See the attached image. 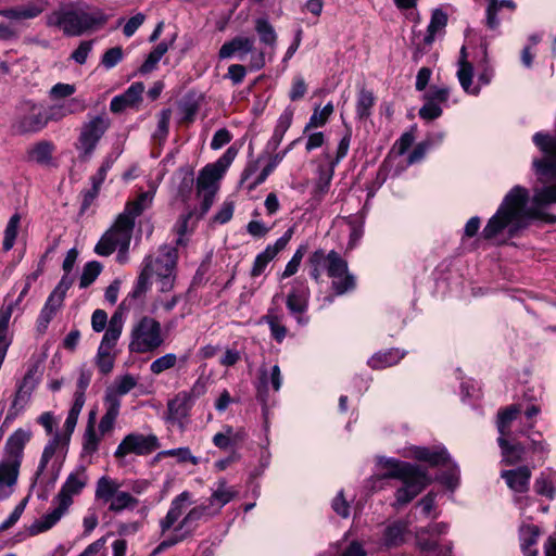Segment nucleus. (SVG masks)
Returning <instances> with one entry per match:
<instances>
[{
  "instance_id": "1",
  "label": "nucleus",
  "mask_w": 556,
  "mask_h": 556,
  "mask_svg": "<svg viewBox=\"0 0 556 556\" xmlns=\"http://www.w3.org/2000/svg\"><path fill=\"white\" fill-rule=\"evenodd\" d=\"M153 197V192L146 191L141 192L135 200L127 202L124 211L117 215L114 224L97 243L94 252L101 256H109L117 251V261L122 264L126 263L135 219L151 206Z\"/></svg>"
},
{
  "instance_id": "2",
  "label": "nucleus",
  "mask_w": 556,
  "mask_h": 556,
  "mask_svg": "<svg viewBox=\"0 0 556 556\" xmlns=\"http://www.w3.org/2000/svg\"><path fill=\"white\" fill-rule=\"evenodd\" d=\"M177 257V250L166 244L161 245L156 253L148 255L143 261V267L135 289L129 293L131 299L137 300L146 293L149 288V280L152 277H155L161 292L172 290L175 282Z\"/></svg>"
},
{
  "instance_id": "3",
  "label": "nucleus",
  "mask_w": 556,
  "mask_h": 556,
  "mask_svg": "<svg viewBox=\"0 0 556 556\" xmlns=\"http://www.w3.org/2000/svg\"><path fill=\"white\" fill-rule=\"evenodd\" d=\"M379 464L386 469L381 480L397 479L403 483L395 492V507L408 504L430 483V478L420 466L387 457H380Z\"/></svg>"
},
{
  "instance_id": "4",
  "label": "nucleus",
  "mask_w": 556,
  "mask_h": 556,
  "mask_svg": "<svg viewBox=\"0 0 556 556\" xmlns=\"http://www.w3.org/2000/svg\"><path fill=\"white\" fill-rule=\"evenodd\" d=\"M89 482V476L84 466L77 467L66 477L60 491L52 500L53 508L36 520L30 532L37 534L51 529L68 511L74 497L79 496Z\"/></svg>"
},
{
  "instance_id": "5",
  "label": "nucleus",
  "mask_w": 556,
  "mask_h": 556,
  "mask_svg": "<svg viewBox=\"0 0 556 556\" xmlns=\"http://www.w3.org/2000/svg\"><path fill=\"white\" fill-rule=\"evenodd\" d=\"M309 264L312 266L311 277L317 282L321 271L326 270L328 277L332 279L331 288L334 295H343L355 289L356 280L354 275L349 271L348 262L334 250L328 253L321 249L316 250L309 256Z\"/></svg>"
},
{
  "instance_id": "6",
  "label": "nucleus",
  "mask_w": 556,
  "mask_h": 556,
  "mask_svg": "<svg viewBox=\"0 0 556 556\" xmlns=\"http://www.w3.org/2000/svg\"><path fill=\"white\" fill-rule=\"evenodd\" d=\"M106 20L105 14L99 9L64 8L48 16V25L61 28L67 36H79L96 26L103 25Z\"/></svg>"
},
{
  "instance_id": "7",
  "label": "nucleus",
  "mask_w": 556,
  "mask_h": 556,
  "mask_svg": "<svg viewBox=\"0 0 556 556\" xmlns=\"http://www.w3.org/2000/svg\"><path fill=\"white\" fill-rule=\"evenodd\" d=\"M123 484L110 476L100 477L94 489L96 501L106 505L109 511L114 514L135 509L139 501L130 492L122 490Z\"/></svg>"
},
{
  "instance_id": "8",
  "label": "nucleus",
  "mask_w": 556,
  "mask_h": 556,
  "mask_svg": "<svg viewBox=\"0 0 556 556\" xmlns=\"http://www.w3.org/2000/svg\"><path fill=\"white\" fill-rule=\"evenodd\" d=\"M47 127L46 108L34 101L21 102L15 110L12 129L17 135H33Z\"/></svg>"
},
{
  "instance_id": "9",
  "label": "nucleus",
  "mask_w": 556,
  "mask_h": 556,
  "mask_svg": "<svg viewBox=\"0 0 556 556\" xmlns=\"http://www.w3.org/2000/svg\"><path fill=\"white\" fill-rule=\"evenodd\" d=\"M129 349L136 353L156 350L163 343L161 324L152 317L143 316L134 325Z\"/></svg>"
},
{
  "instance_id": "10",
  "label": "nucleus",
  "mask_w": 556,
  "mask_h": 556,
  "mask_svg": "<svg viewBox=\"0 0 556 556\" xmlns=\"http://www.w3.org/2000/svg\"><path fill=\"white\" fill-rule=\"evenodd\" d=\"M111 126L105 114L97 115L84 123L76 142V149L81 160H89L99 141Z\"/></svg>"
},
{
  "instance_id": "11",
  "label": "nucleus",
  "mask_w": 556,
  "mask_h": 556,
  "mask_svg": "<svg viewBox=\"0 0 556 556\" xmlns=\"http://www.w3.org/2000/svg\"><path fill=\"white\" fill-rule=\"evenodd\" d=\"M215 516L216 515L212 513V509L206 503H202L201 505L191 508L181 519L178 526L174 529V533L161 542V544L155 549V553L172 547L184 541L187 536L191 535L200 521H207Z\"/></svg>"
},
{
  "instance_id": "12",
  "label": "nucleus",
  "mask_w": 556,
  "mask_h": 556,
  "mask_svg": "<svg viewBox=\"0 0 556 556\" xmlns=\"http://www.w3.org/2000/svg\"><path fill=\"white\" fill-rule=\"evenodd\" d=\"M206 392V383L198 379L189 390L178 392L167 402V420L182 425L195 401Z\"/></svg>"
},
{
  "instance_id": "13",
  "label": "nucleus",
  "mask_w": 556,
  "mask_h": 556,
  "mask_svg": "<svg viewBox=\"0 0 556 556\" xmlns=\"http://www.w3.org/2000/svg\"><path fill=\"white\" fill-rule=\"evenodd\" d=\"M65 448L66 445L62 443L60 432H54L53 437L43 447L37 470L35 472L34 484L37 482L43 483L47 481L48 484L53 486L59 477L61 464H56V462L51 463V460L58 452H65Z\"/></svg>"
},
{
  "instance_id": "14",
  "label": "nucleus",
  "mask_w": 556,
  "mask_h": 556,
  "mask_svg": "<svg viewBox=\"0 0 556 556\" xmlns=\"http://www.w3.org/2000/svg\"><path fill=\"white\" fill-rule=\"evenodd\" d=\"M65 448L66 445L62 443L60 432H54L53 437L43 447L37 470L35 472L34 484L37 482L43 483L47 481L48 484L53 486L59 477L61 464H56V462L51 463V460L58 452H65Z\"/></svg>"
},
{
  "instance_id": "15",
  "label": "nucleus",
  "mask_w": 556,
  "mask_h": 556,
  "mask_svg": "<svg viewBox=\"0 0 556 556\" xmlns=\"http://www.w3.org/2000/svg\"><path fill=\"white\" fill-rule=\"evenodd\" d=\"M65 448L66 445L62 443L60 432H54L53 437L43 447L37 470L35 472L34 484L37 482L43 483L47 481L48 484L53 486L59 477L61 464H56V462L51 463V460L58 452H65Z\"/></svg>"
},
{
  "instance_id": "16",
  "label": "nucleus",
  "mask_w": 556,
  "mask_h": 556,
  "mask_svg": "<svg viewBox=\"0 0 556 556\" xmlns=\"http://www.w3.org/2000/svg\"><path fill=\"white\" fill-rule=\"evenodd\" d=\"M255 40L251 37L236 36L229 41H226L219 49V59H229L233 55H238L241 60L244 54L251 53L250 68L252 71L261 70L265 66V53L258 51L254 53Z\"/></svg>"
},
{
  "instance_id": "17",
  "label": "nucleus",
  "mask_w": 556,
  "mask_h": 556,
  "mask_svg": "<svg viewBox=\"0 0 556 556\" xmlns=\"http://www.w3.org/2000/svg\"><path fill=\"white\" fill-rule=\"evenodd\" d=\"M159 447V440L154 434L129 433L118 444L114 455L117 458L128 454L148 455Z\"/></svg>"
},
{
  "instance_id": "18",
  "label": "nucleus",
  "mask_w": 556,
  "mask_h": 556,
  "mask_svg": "<svg viewBox=\"0 0 556 556\" xmlns=\"http://www.w3.org/2000/svg\"><path fill=\"white\" fill-rule=\"evenodd\" d=\"M135 299H131L128 294V296L119 304L118 308L109 320V326L100 343L101 346L111 350L114 349L123 331L126 312L130 309Z\"/></svg>"
},
{
  "instance_id": "19",
  "label": "nucleus",
  "mask_w": 556,
  "mask_h": 556,
  "mask_svg": "<svg viewBox=\"0 0 556 556\" xmlns=\"http://www.w3.org/2000/svg\"><path fill=\"white\" fill-rule=\"evenodd\" d=\"M291 237L292 230L289 229L285 232L282 237L277 239V241L274 244L267 245V248L255 257L251 269V276L257 277L262 275L267 264L287 247Z\"/></svg>"
},
{
  "instance_id": "20",
  "label": "nucleus",
  "mask_w": 556,
  "mask_h": 556,
  "mask_svg": "<svg viewBox=\"0 0 556 556\" xmlns=\"http://www.w3.org/2000/svg\"><path fill=\"white\" fill-rule=\"evenodd\" d=\"M47 8L43 0H35L21 5L0 10V16L12 21L33 20L39 16Z\"/></svg>"
},
{
  "instance_id": "21",
  "label": "nucleus",
  "mask_w": 556,
  "mask_h": 556,
  "mask_svg": "<svg viewBox=\"0 0 556 556\" xmlns=\"http://www.w3.org/2000/svg\"><path fill=\"white\" fill-rule=\"evenodd\" d=\"M238 495V491L229 485L225 479H219L215 483L211 496L205 502L216 516L219 515L223 507L230 503Z\"/></svg>"
},
{
  "instance_id": "22",
  "label": "nucleus",
  "mask_w": 556,
  "mask_h": 556,
  "mask_svg": "<svg viewBox=\"0 0 556 556\" xmlns=\"http://www.w3.org/2000/svg\"><path fill=\"white\" fill-rule=\"evenodd\" d=\"M31 432L29 430L16 429L5 442V459L22 463L25 445L29 442Z\"/></svg>"
},
{
  "instance_id": "23",
  "label": "nucleus",
  "mask_w": 556,
  "mask_h": 556,
  "mask_svg": "<svg viewBox=\"0 0 556 556\" xmlns=\"http://www.w3.org/2000/svg\"><path fill=\"white\" fill-rule=\"evenodd\" d=\"M406 457H413L426 462L431 466H439L448 462L450 456L444 447L428 448L424 446H410L405 453Z\"/></svg>"
},
{
  "instance_id": "24",
  "label": "nucleus",
  "mask_w": 556,
  "mask_h": 556,
  "mask_svg": "<svg viewBox=\"0 0 556 556\" xmlns=\"http://www.w3.org/2000/svg\"><path fill=\"white\" fill-rule=\"evenodd\" d=\"M28 376L23 379V382L20 384L15 395L13 397L12 404L8 409L5 418L3 420L4 426H9L17 416L25 409L27 404L29 403L31 395V387H27Z\"/></svg>"
},
{
  "instance_id": "25",
  "label": "nucleus",
  "mask_w": 556,
  "mask_h": 556,
  "mask_svg": "<svg viewBox=\"0 0 556 556\" xmlns=\"http://www.w3.org/2000/svg\"><path fill=\"white\" fill-rule=\"evenodd\" d=\"M143 90L144 85L142 83L131 84L124 93L112 99L110 103L111 111L113 113H119L126 108L136 105L141 101Z\"/></svg>"
},
{
  "instance_id": "26",
  "label": "nucleus",
  "mask_w": 556,
  "mask_h": 556,
  "mask_svg": "<svg viewBox=\"0 0 556 556\" xmlns=\"http://www.w3.org/2000/svg\"><path fill=\"white\" fill-rule=\"evenodd\" d=\"M191 504V494L187 491L176 496L172 503L166 516L161 520L162 532L169 530L182 516L188 505Z\"/></svg>"
},
{
  "instance_id": "27",
  "label": "nucleus",
  "mask_w": 556,
  "mask_h": 556,
  "mask_svg": "<svg viewBox=\"0 0 556 556\" xmlns=\"http://www.w3.org/2000/svg\"><path fill=\"white\" fill-rule=\"evenodd\" d=\"M191 504V494L187 491L176 496L172 503L166 516L161 520L162 532L169 530L182 516L188 505Z\"/></svg>"
},
{
  "instance_id": "28",
  "label": "nucleus",
  "mask_w": 556,
  "mask_h": 556,
  "mask_svg": "<svg viewBox=\"0 0 556 556\" xmlns=\"http://www.w3.org/2000/svg\"><path fill=\"white\" fill-rule=\"evenodd\" d=\"M270 382L274 391L278 392L282 384L281 371L278 365H274L270 370L261 366L258 370L257 395L263 403H266L267 387Z\"/></svg>"
},
{
  "instance_id": "29",
  "label": "nucleus",
  "mask_w": 556,
  "mask_h": 556,
  "mask_svg": "<svg viewBox=\"0 0 556 556\" xmlns=\"http://www.w3.org/2000/svg\"><path fill=\"white\" fill-rule=\"evenodd\" d=\"M473 67L470 62L467 61L466 48L463 47L460 50V59L458 62L457 78L463 90L471 96H478L480 93V85H473Z\"/></svg>"
},
{
  "instance_id": "30",
  "label": "nucleus",
  "mask_w": 556,
  "mask_h": 556,
  "mask_svg": "<svg viewBox=\"0 0 556 556\" xmlns=\"http://www.w3.org/2000/svg\"><path fill=\"white\" fill-rule=\"evenodd\" d=\"M22 463L3 458L0 463V496L7 497L16 483Z\"/></svg>"
},
{
  "instance_id": "31",
  "label": "nucleus",
  "mask_w": 556,
  "mask_h": 556,
  "mask_svg": "<svg viewBox=\"0 0 556 556\" xmlns=\"http://www.w3.org/2000/svg\"><path fill=\"white\" fill-rule=\"evenodd\" d=\"M86 106L83 101L77 98H72L62 103L50 105L46 109L47 124L49 122H59L67 115L83 112Z\"/></svg>"
},
{
  "instance_id": "32",
  "label": "nucleus",
  "mask_w": 556,
  "mask_h": 556,
  "mask_svg": "<svg viewBox=\"0 0 556 556\" xmlns=\"http://www.w3.org/2000/svg\"><path fill=\"white\" fill-rule=\"evenodd\" d=\"M408 531V522L394 521L388 525L381 536V546L384 548H393L402 545L405 542V536Z\"/></svg>"
},
{
  "instance_id": "33",
  "label": "nucleus",
  "mask_w": 556,
  "mask_h": 556,
  "mask_svg": "<svg viewBox=\"0 0 556 556\" xmlns=\"http://www.w3.org/2000/svg\"><path fill=\"white\" fill-rule=\"evenodd\" d=\"M138 383V379L130 374L116 377L113 384L105 390L103 401L110 399L121 403V396L129 393Z\"/></svg>"
},
{
  "instance_id": "34",
  "label": "nucleus",
  "mask_w": 556,
  "mask_h": 556,
  "mask_svg": "<svg viewBox=\"0 0 556 556\" xmlns=\"http://www.w3.org/2000/svg\"><path fill=\"white\" fill-rule=\"evenodd\" d=\"M309 291L303 282L295 281L287 296V307L292 314H303L307 309Z\"/></svg>"
},
{
  "instance_id": "35",
  "label": "nucleus",
  "mask_w": 556,
  "mask_h": 556,
  "mask_svg": "<svg viewBox=\"0 0 556 556\" xmlns=\"http://www.w3.org/2000/svg\"><path fill=\"white\" fill-rule=\"evenodd\" d=\"M220 168L222 166L208 164L200 172V175L197 179L198 193H202V191H210V193H216L217 181L224 175Z\"/></svg>"
},
{
  "instance_id": "36",
  "label": "nucleus",
  "mask_w": 556,
  "mask_h": 556,
  "mask_svg": "<svg viewBox=\"0 0 556 556\" xmlns=\"http://www.w3.org/2000/svg\"><path fill=\"white\" fill-rule=\"evenodd\" d=\"M501 476L505 479L509 489L518 493H523L529 488L531 471L528 467L522 466L514 470H504Z\"/></svg>"
},
{
  "instance_id": "37",
  "label": "nucleus",
  "mask_w": 556,
  "mask_h": 556,
  "mask_svg": "<svg viewBox=\"0 0 556 556\" xmlns=\"http://www.w3.org/2000/svg\"><path fill=\"white\" fill-rule=\"evenodd\" d=\"M294 111L291 108H287L279 116L277 121V125L274 129V134L268 141L267 147L276 150L278 146L281 143L285 134L290 128L293 121Z\"/></svg>"
},
{
  "instance_id": "38",
  "label": "nucleus",
  "mask_w": 556,
  "mask_h": 556,
  "mask_svg": "<svg viewBox=\"0 0 556 556\" xmlns=\"http://www.w3.org/2000/svg\"><path fill=\"white\" fill-rule=\"evenodd\" d=\"M53 151L54 146L52 142L41 140L27 149V156L29 161L40 165H48L51 162Z\"/></svg>"
},
{
  "instance_id": "39",
  "label": "nucleus",
  "mask_w": 556,
  "mask_h": 556,
  "mask_svg": "<svg viewBox=\"0 0 556 556\" xmlns=\"http://www.w3.org/2000/svg\"><path fill=\"white\" fill-rule=\"evenodd\" d=\"M103 402L105 413L99 422V432L101 435H105L113 430L121 409V403H117L115 400L110 399Z\"/></svg>"
},
{
  "instance_id": "40",
  "label": "nucleus",
  "mask_w": 556,
  "mask_h": 556,
  "mask_svg": "<svg viewBox=\"0 0 556 556\" xmlns=\"http://www.w3.org/2000/svg\"><path fill=\"white\" fill-rule=\"evenodd\" d=\"M404 357V353L396 349L379 352L368 359V365L372 369H383L397 364Z\"/></svg>"
},
{
  "instance_id": "41",
  "label": "nucleus",
  "mask_w": 556,
  "mask_h": 556,
  "mask_svg": "<svg viewBox=\"0 0 556 556\" xmlns=\"http://www.w3.org/2000/svg\"><path fill=\"white\" fill-rule=\"evenodd\" d=\"M540 536V529L534 525H527L520 528L521 548L527 556H538V551L532 549Z\"/></svg>"
},
{
  "instance_id": "42",
  "label": "nucleus",
  "mask_w": 556,
  "mask_h": 556,
  "mask_svg": "<svg viewBox=\"0 0 556 556\" xmlns=\"http://www.w3.org/2000/svg\"><path fill=\"white\" fill-rule=\"evenodd\" d=\"M447 24V15L445 12H443L441 9H435L432 12L430 23L427 28V35L425 37V43L431 45L434 39L435 35L440 31H442Z\"/></svg>"
},
{
  "instance_id": "43",
  "label": "nucleus",
  "mask_w": 556,
  "mask_h": 556,
  "mask_svg": "<svg viewBox=\"0 0 556 556\" xmlns=\"http://www.w3.org/2000/svg\"><path fill=\"white\" fill-rule=\"evenodd\" d=\"M62 303L63 300L60 299V296H56L52 293L49 295L38 317L39 328L46 329L48 327L49 323L51 321L58 309L61 307Z\"/></svg>"
},
{
  "instance_id": "44",
  "label": "nucleus",
  "mask_w": 556,
  "mask_h": 556,
  "mask_svg": "<svg viewBox=\"0 0 556 556\" xmlns=\"http://www.w3.org/2000/svg\"><path fill=\"white\" fill-rule=\"evenodd\" d=\"M375 104V97L370 90L362 88L357 94L356 117L365 121L371 115V109Z\"/></svg>"
},
{
  "instance_id": "45",
  "label": "nucleus",
  "mask_w": 556,
  "mask_h": 556,
  "mask_svg": "<svg viewBox=\"0 0 556 556\" xmlns=\"http://www.w3.org/2000/svg\"><path fill=\"white\" fill-rule=\"evenodd\" d=\"M498 445L502 448L503 460L506 465H513L522 459L525 448L521 444H509L503 437L498 438Z\"/></svg>"
},
{
  "instance_id": "46",
  "label": "nucleus",
  "mask_w": 556,
  "mask_h": 556,
  "mask_svg": "<svg viewBox=\"0 0 556 556\" xmlns=\"http://www.w3.org/2000/svg\"><path fill=\"white\" fill-rule=\"evenodd\" d=\"M255 30L258 34L262 43L274 49L277 42V34L274 27L265 18H257L255 21Z\"/></svg>"
},
{
  "instance_id": "47",
  "label": "nucleus",
  "mask_w": 556,
  "mask_h": 556,
  "mask_svg": "<svg viewBox=\"0 0 556 556\" xmlns=\"http://www.w3.org/2000/svg\"><path fill=\"white\" fill-rule=\"evenodd\" d=\"M514 9L515 5L508 0H490L486 7V25L491 29H495L500 25L497 13L504 8Z\"/></svg>"
},
{
  "instance_id": "48",
  "label": "nucleus",
  "mask_w": 556,
  "mask_h": 556,
  "mask_svg": "<svg viewBox=\"0 0 556 556\" xmlns=\"http://www.w3.org/2000/svg\"><path fill=\"white\" fill-rule=\"evenodd\" d=\"M332 113V103H327L321 110H314L308 123L304 127V132L313 128L323 127L327 123Z\"/></svg>"
},
{
  "instance_id": "49",
  "label": "nucleus",
  "mask_w": 556,
  "mask_h": 556,
  "mask_svg": "<svg viewBox=\"0 0 556 556\" xmlns=\"http://www.w3.org/2000/svg\"><path fill=\"white\" fill-rule=\"evenodd\" d=\"M112 351L113 350L101 345L98 349L96 364L103 375L111 372L114 367V355Z\"/></svg>"
},
{
  "instance_id": "50",
  "label": "nucleus",
  "mask_w": 556,
  "mask_h": 556,
  "mask_svg": "<svg viewBox=\"0 0 556 556\" xmlns=\"http://www.w3.org/2000/svg\"><path fill=\"white\" fill-rule=\"evenodd\" d=\"M168 45L166 42H160L148 55L144 63L141 65L140 71L142 73L151 72L163 55L167 52Z\"/></svg>"
},
{
  "instance_id": "51",
  "label": "nucleus",
  "mask_w": 556,
  "mask_h": 556,
  "mask_svg": "<svg viewBox=\"0 0 556 556\" xmlns=\"http://www.w3.org/2000/svg\"><path fill=\"white\" fill-rule=\"evenodd\" d=\"M287 155V151H282L274 155L270 162L263 168V170L256 176V178L249 185V190H253L258 185L263 184L268 175L275 169V167L283 160Z\"/></svg>"
},
{
  "instance_id": "52",
  "label": "nucleus",
  "mask_w": 556,
  "mask_h": 556,
  "mask_svg": "<svg viewBox=\"0 0 556 556\" xmlns=\"http://www.w3.org/2000/svg\"><path fill=\"white\" fill-rule=\"evenodd\" d=\"M20 225V216L17 214H14L9 219V223L4 230V238H3V250L9 251L13 248L16 236H17V229Z\"/></svg>"
},
{
  "instance_id": "53",
  "label": "nucleus",
  "mask_w": 556,
  "mask_h": 556,
  "mask_svg": "<svg viewBox=\"0 0 556 556\" xmlns=\"http://www.w3.org/2000/svg\"><path fill=\"white\" fill-rule=\"evenodd\" d=\"M350 143L351 131L349 130L340 140L334 157H332L328 152L325 153V157L327 159L328 163L332 165V167H336L341 162V160H343L346 156L350 149Z\"/></svg>"
},
{
  "instance_id": "54",
  "label": "nucleus",
  "mask_w": 556,
  "mask_h": 556,
  "mask_svg": "<svg viewBox=\"0 0 556 556\" xmlns=\"http://www.w3.org/2000/svg\"><path fill=\"white\" fill-rule=\"evenodd\" d=\"M519 413L520 407L518 405H511L510 407L498 413L497 429L502 435H505L507 433L509 424L516 418V416Z\"/></svg>"
},
{
  "instance_id": "55",
  "label": "nucleus",
  "mask_w": 556,
  "mask_h": 556,
  "mask_svg": "<svg viewBox=\"0 0 556 556\" xmlns=\"http://www.w3.org/2000/svg\"><path fill=\"white\" fill-rule=\"evenodd\" d=\"M102 265L99 262L92 261L87 263L80 276V288H87L90 286L100 275Z\"/></svg>"
},
{
  "instance_id": "56",
  "label": "nucleus",
  "mask_w": 556,
  "mask_h": 556,
  "mask_svg": "<svg viewBox=\"0 0 556 556\" xmlns=\"http://www.w3.org/2000/svg\"><path fill=\"white\" fill-rule=\"evenodd\" d=\"M177 363V356L174 353H167L155 361H153L150 365V370L154 375H160L163 371L173 368Z\"/></svg>"
},
{
  "instance_id": "57",
  "label": "nucleus",
  "mask_w": 556,
  "mask_h": 556,
  "mask_svg": "<svg viewBox=\"0 0 556 556\" xmlns=\"http://www.w3.org/2000/svg\"><path fill=\"white\" fill-rule=\"evenodd\" d=\"M101 434H98L92 425H88L84 434L83 448L86 454H93L101 441Z\"/></svg>"
},
{
  "instance_id": "58",
  "label": "nucleus",
  "mask_w": 556,
  "mask_h": 556,
  "mask_svg": "<svg viewBox=\"0 0 556 556\" xmlns=\"http://www.w3.org/2000/svg\"><path fill=\"white\" fill-rule=\"evenodd\" d=\"M263 319L268 324L270 328L271 336L278 341L281 342L287 334L286 327L280 323V319L277 315L267 314L263 317Z\"/></svg>"
},
{
  "instance_id": "59",
  "label": "nucleus",
  "mask_w": 556,
  "mask_h": 556,
  "mask_svg": "<svg viewBox=\"0 0 556 556\" xmlns=\"http://www.w3.org/2000/svg\"><path fill=\"white\" fill-rule=\"evenodd\" d=\"M334 173V167L329 164L328 167H320L319 168V177L316 182V192H318L320 195L325 194L330 186V182L332 180Z\"/></svg>"
},
{
  "instance_id": "60",
  "label": "nucleus",
  "mask_w": 556,
  "mask_h": 556,
  "mask_svg": "<svg viewBox=\"0 0 556 556\" xmlns=\"http://www.w3.org/2000/svg\"><path fill=\"white\" fill-rule=\"evenodd\" d=\"M450 97V89L447 87L431 86L430 89L425 93V100L431 101L432 103H444Z\"/></svg>"
},
{
  "instance_id": "61",
  "label": "nucleus",
  "mask_w": 556,
  "mask_h": 556,
  "mask_svg": "<svg viewBox=\"0 0 556 556\" xmlns=\"http://www.w3.org/2000/svg\"><path fill=\"white\" fill-rule=\"evenodd\" d=\"M304 254H305V248L300 247L293 254L292 258L286 265V268L281 275L282 279L291 277L292 275H294L298 271Z\"/></svg>"
},
{
  "instance_id": "62",
  "label": "nucleus",
  "mask_w": 556,
  "mask_h": 556,
  "mask_svg": "<svg viewBox=\"0 0 556 556\" xmlns=\"http://www.w3.org/2000/svg\"><path fill=\"white\" fill-rule=\"evenodd\" d=\"M123 59V50L121 47H113L105 51L102 56L101 64L110 70L116 66Z\"/></svg>"
},
{
  "instance_id": "63",
  "label": "nucleus",
  "mask_w": 556,
  "mask_h": 556,
  "mask_svg": "<svg viewBox=\"0 0 556 556\" xmlns=\"http://www.w3.org/2000/svg\"><path fill=\"white\" fill-rule=\"evenodd\" d=\"M172 116L170 109H164L159 114L157 129L155 131V137L160 139L166 138L168 134V126Z\"/></svg>"
},
{
  "instance_id": "64",
  "label": "nucleus",
  "mask_w": 556,
  "mask_h": 556,
  "mask_svg": "<svg viewBox=\"0 0 556 556\" xmlns=\"http://www.w3.org/2000/svg\"><path fill=\"white\" fill-rule=\"evenodd\" d=\"M442 109L438 103L426 101L419 110V116L426 121H432L442 115Z\"/></svg>"
}]
</instances>
